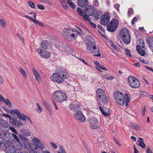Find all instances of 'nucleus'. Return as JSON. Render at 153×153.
Returning <instances> with one entry per match:
<instances>
[{
  "label": "nucleus",
  "instance_id": "1",
  "mask_svg": "<svg viewBox=\"0 0 153 153\" xmlns=\"http://www.w3.org/2000/svg\"><path fill=\"white\" fill-rule=\"evenodd\" d=\"M78 30L72 29L70 28H65L62 33V37L66 40L72 41L76 39L79 34H81L82 31L80 28L77 27Z\"/></svg>",
  "mask_w": 153,
  "mask_h": 153
},
{
  "label": "nucleus",
  "instance_id": "2",
  "mask_svg": "<svg viewBox=\"0 0 153 153\" xmlns=\"http://www.w3.org/2000/svg\"><path fill=\"white\" fill-rule=\"evenodd\" d=\"M69 77V74L65 70L62 69L54 73L51 76L50 79L53 82L58 83H61L63 80L67 79Z\"/></svg>",
  "mask_w": 153,
  "mask_h": 153
},
{
  "label": "nucleus",
  "instance_id": "3",
  "mask_svg": "<svg viewBox=\"0 0 153 153\" xmlns=\"http://www.w3.org/2000/svg\"><path fill=\"white\" fill-rule=\"evenodd\" d=\"M114 97L116 102L121 105H123L126 101V106L128 105L130 101L128 96L126 95V98L124 95L119 91L115 92L114 93Z\"/></svg>",
  "mask_w": 153,
  "mask_h": 153
},
{
  "label": "nucleus",
  "instance_id": "4",
  "mask_svg": "<svg viewBox=\"0 0 153 153\" xmlns=\"http://www.w3.org/2000/svg\"><path fill=\"white\" fill-rule=\"evenodd\" d=\"M87 48L90 51L94 53V56L97 57L100 56L101 54L100 53L99 49L96 46L95 42L91 40H89L86 43Z\"/></svg>",
  "mask_w": 153,
  "mask_h": 153
},
{
  "label": "nucleus",
  "instance_id": "5",
  "mask_svg": "<svg viewBox=\"0 0 153 153\" xmlns=\"http://www.w3.org/2000/svg\"><path fill=\"white\" fill-rule=\"evenodd\" d=\"M120 36L123 42L126 44H128L131 42V37L128 30L124 28L121 30Z\"/></svg>",
  "mask_w": 153,
  "mask_h": 153
},
{
  "label": "nucleus",
  "instance_id": "6",
  "mask_svg": "<svg viewBox=\"0 0 153 153\" xmlns=\"http://www.w3.org/2000/svg\"><path fill=\"white\" fill-rule=\"evenodd\" d=\"M52 96L55 100L59 102L65 101L67 99L66 94L59 91L54 92L52 94Z\"/></svg>",
  "mask_w": 153,
  "mask_h": 153
},
{
  "label": "nucleus",
  "instance_id": "7",
  "mask_svg": "<svg viewBox=\"0 0 153 153\" xmlns=\"http://www.w3.org/2000/svg\"><path fill=\"white\" fill-rule=\"evenodd\" d=\"M128 83L133 88H137L140 85V81L134 76H130L127 78Z\"/></svg>",
  "mask_w": 153,
  "mask_h": 153
},
{
  "label": "nucleus",
  "instance_id": "8",
  "mask_svg": "<svg viewBox=\"0 0 153 153\" xmlns=\"http://www.w3.org/2000/svg\"><path fill=\"white\" fill-rule=\"evenodd\" d=\"M97 94L99 99L102 102L105 103L108 102V98L102 89L100 88L98 89L97 91Z\"/></svg>",
  "mask_w": 153,
  "mask_h": 153
},
{
  "label": "nucleus",
  "instance_id": "9",
  "mask_svg": "<svg viewBox=\"0 0 153 153\" xmlns=\"http://www.w3.org/2000/svg\"><path fill=\"white\" fill-rule=\"evenodd\" d=\"M119 22L116 19L112 20L107 25V30L110 32H113L117 28L119 25Z\"/></svg>",
  "mask_w": 153,
  "mask_h": 153
},
{
  "label": "nucleus",
  "instance_id": "10",
  "mask_svg": "<svg viewBox=\"0 0 153 153\" xmlns=\"http://www.w3.org/2000/svg\"><path fill=\"white\" fill-rule=\"evenodd\" d=\"M89 122L90 124V127L91 128L93 129H100L97 124L98 121L97 119L94 118H91L89 119Z\"/></svg>",
  "mask_w": 153,
  "mask_h": 153
},
{
  "label": "nucleus",
  "instance_id": "11",
  "mask_svg": "<svg viewBox=\"0 0 153 153\" xmlns=\"http://www.w3.org/2000/svg\"><path fill=\"white\" fill-rule=\"evenodd\" d=\"M74 118L79 121L84 122L85 120V118L80 111H78L74 114Z\"/></svg>",
  "mask_w": 153,
  "mask_h": 153
},
{
  "label": "nucleus",
  "instance_id": "12",
  "mask_svg": "<svg viewBox=\"0 0 153 153\" xmlns=\"http://www.w3.org/2000/svg\"><path fill=\"white\" fill-rule=\"evenodd\" d=\"M37 51L39 54L42 58H49L50 56V54L49 52L44 50L41 49H37Z\"/></svg>",
  "mask_w": 153,
  "mask_h": 153
},
{
  "label": "nucleus",
  "instance_id": "13",
  "mask_svg": "<svg viewBox=\"0 0 153 153\" xmlns=\"http://www.w3.org/2000/svg\"><path fill=\"white\" fill-rule=\"evenodd\" d=\"M44 144H42L38 146H33L32 149L36 153H44L42 149H45Z\"/></svg>",
  "mask_w": 153,
  "mask_h": 153
},
{
  "label": "nucleus",
  "instance_id": "14",
  "mask_svg": "<svg viewBox=\"0 0 153 153\" xmlns=\"http://www.w3.org/2000/svg\"><path fill=\"white\" fill-rule=\"evenodd\" d=\"M110 20V15L108 14L107 13L103 15L102 18L100 20V23L101 24L105 26Z\"/></svg>",
  "mask_w": 153,
  "mask_h": 153
},
{
  "label": "nucleus",
  "instance_id": "15",
  "mask_svg": "<svg viewBox=\"0 0 153 153\" xmlns=\"http://www.w3.org/2000/svg\"><path fill=\"white\" fill-rule=\"evenodd\" d=\"M137 51L139 54L142 56H144L145 54V52L144 49H145L144 44L140 45H138L136 46Z\"/></svg>",
  "mask_w": 153,
  "mask_h": 153
},
{
  "label": "nucleus",
  "instance_id": "16",
  "mask_svg": "<svg viewBox=\"0 0 153 153\" xmlns=\"http://www.w3.org/2000/svg\"><path fill=\"white\" fill-rule=\"evenodd\" d=\"M80 106L78 103H72L70 105V109L75 113L79 111Z\"/></svg>",
  "mask_w": 153,
  "mask_h": 153
},
{
  "label": "nucleus",
  "instance_id": "17",
  "mask_svg": "<svg viewBox=\"0 0 153 153\" xmlns=\"http://www.w3.org/2000/svg\"><path fill=\"white\" fill-rule=\"evenodd\" d=\"M85 11L86 12V13L88 14L89 16H91L94 14L95 11V8L93 6L89 5L87 7Z\"/></svg>",
  "mask_w": 153,
  "mask_h": 153
},
{
  "label": "nucleus",
  "instance_id": "18",
  "mask_svg": "<svg viewBox=\"0 0 153 153\" xmlns=\"http://www.w3.org/2000/svg\"><path fill=\"white\" fill-rule=\"evenodd\" d=\"M99 108L102 114L105 116H108L110 115V111L109 109L105 107H99Z\"/></svg>",
  "mask_w": 153,
  "mask_h": 153
},
{
  "label": "nucleus",
  "instance_id": "19",
  "mask_svg": "<svg viewBox=\"0 0 153 153\" xmlns=\"http://www.w3.org/2000/svg\"><path fill=\"white\" fill-rule=\"evenodd\" d=\"M4 150L6 153H13L15 152V147L12 145L7 146H5Z\"/></svg>",
  "mask_w": 153,
  "mask_h": 153
},
{
  "label": "nucleus",
  "instance_id": "20",
  "mask_svg": "<svg viewBox=\"0 0 153 153\" xmlns=\"http://www.w3.org/2000/svg\"><path fill=\"white\" fill-rule=\"evenodd\" d=\"M88 0H78V4L79 7L83 8L88 5Z\"/></svg>",
  "mask_w": 153,
  "mask_h": 153
},
{
  "label": "nucleus",
  "instance_id": "21",
  "mask_svg": "<svg viewBox=\"0 0 153 153\" xmlns=\"http://www.w3.org/2000/svg\"><path fill=\"white\" fill-rule=\"evenodd\" d=\"M32 71L33 74L35 77V80H36L39 84V80L40 79V76L39 73L34 68H32Z\"/></svg>",
  "mask_w": 153,
  "mask_h": 153
},
{
  "label": "nucleus",
  "instance_id": "22",
  "mask_svg": "<svg viewBox=\"0 0 153 153\" xmlns=\"http://www.w3.org/2000/svg\"><path fill=\"white\" fill-rule=\"evenodd\" d=\"M10 121L13 125L16 126L22 125V123H21L20 120H16L13 118H11L10 119Z\"/></svg>",
  "mask_w": 153,
  "mask_h": 153
},
{
  "label": "nucleus",
  "instance_id": "23",
  "mask_svg": "<svg viewBox=\"0 0 153 153\" xmlns=\"http://www.w3.org/2000/svg\"><path fill=\"white\" fill-rule=\"evenodd\" d=\"M21 145L23 147L28 149L30 147V145L27 139L22 141L21 143Z\"/></svg>",
  "mask_w": 153,
  "mask_h": 153
},
{
  "label": "nucleus",
  "instance_id": "24",
  "mask_svg": "<svg viewBox=\"0 0 153 153\" xmlns=\"http://www.w3.org/2000/svg\"><path fill=\"white\" fill-rule=\"evenodd\" d=\"M32 142L35 145V146H38L44 144L37 137H34L32 140Z\"/></svg>",
  "mask_w": 153,
  "mask_h": 153
},
{
  "label": "nucleus",
  "instance_id": "25",
  "mask_svg": "<svg viewBox=\"0 0 153 153\" xmlns=\"http://www.w3.org/2000/svg\"><path fill=\"white\" fill-rule=\"evenodd\" d=\"M147 42L150 48L153 47V37H149L147 38Z\"/></svg>",
  "mask_w": 153,
  "mask_h": 153
},
{
  "label": "nucleus",
  "instance_id": "26",
  "mask_svg": "<svg viewBox=\"0 0 153 153\" xmlns=\"http://www.w3.org/2000/svg\"><path fill=\"white\" fill-rule=\"evenodd\" d=\"M48 45V42L46 41H43L40 45L41 48L44 49H47Z\"/></svg>",
  "mask_w": 153,
  "mask_h": 153
},
{
  "label": "nucleus",
  "instance_id": "27",
  "mask_svg": "<svg viewBox=\"0 0 153 153\" xmlns=\"http://www.w3.org/2000/svg\"><path fill=\"white\" fill-rule=\"evenodd\" d=\"M0 124L3 126L8 127L9 126L8 123L3 119H0Z\"/></svg>",
  "mask_w": 153,
  "mask_h": 153
},
{
  "label": "nucleus",
  "instance_id": "28",
  "mask_svg": "<svg viewBox=\"0 0 153 153\" xmlns=\"http://www.w3.org/2000/svg\"><path fill=\"white\" fill-rule=\"evenodd\" d=\"M0 25L2 28H5L7 25L6 21L3 19H0Z\"/></svg>",
  "mask_w": 153,
  "mask_h": 153
},
{
  "label": "nucleus",
  "instance_id": "29",
  "mask_svg": "<svg viewBox=\"0 0 153 153\" xmlns=\"http://www.w3.org/2000/svg\"><path fill=\"white\" fill-rule=\"evenodd\" d=\"M17 117L19 119L22 121H25L27 119V116L22 113L20 114Z\"/></svg>",
  "mask_w": 153,
  "mask_h": 153
},
{
  "label": "nucleus",
  "instance_id": "30",
  "mask_svg": "<svg viewBox=\"0 0 153 153\" xmlns=\"http://www.w3.org/2000/svg\"><path fill=\"white\" fill-rule=\"evenodd\" d=\"M139 146L143 148H144L146 147V145L145 143L143 142V139L141 138H139Z\"/></svg>",
  "mask_w": 153,
  "mask_h": 153
},
{
  "label": "nucleus",
  "instance_id": "31",
  "mask_svg": "<svg viewBox=\"0 0 153 153\" xmlns=\"http://www.w3.org/2000/svg\"><path fill=\"white\" fill-rule=\"evenodd\" d=\"M19 68L21 74L25 79H27V76L25 71L21 67H19Z\"/></svg>",
  "mask_w": 153,
  "mask_h": 153
},
{
  "label": "nucleus",
  "instance_id": "32",
  "mask_svg": "<svg viewBox=\"0 0 153 153\" xmlns=\"http://www.w3.org/2000/svg\"><path fill=\"white\" fill-rule=\"evenodd\" d=\"M60 2L64 9H67L68 8V6L66 3V0H60Z\"/></svg>",
  "mask_w": 153,
  "mask_h": 153
},
{
  "label": "nucleus",
  "instance_id": "33",
  "mask_svg": "<svg viewBox=\"0 0 153 153\" xmlns=\"http://www.w3.org/2000/svg\"><path fill=\"white\" fill-rule=\"evenodd\" d=\"M36 105H37L38 108L36 110V111L38 113H41L42 111V109L41 106L40 105L39 103H37Z\"/></svg>",
  "mask_w": 153,
  "mask_h": 153
},
{
  "label": "nucleus",
  "instance_id": "34",
  "mask_svg": "<svg viewBox=\"0 0 153 153\" xmlns=\"http://www.w3.org/2000/svg\"><path fill=\"white\" fill-rule=\"evenodd\" d=\"M4 102L9 107H12L11 103L10 101L8 99L6 98L5 99V100Z\"/></svg>",
  "mask_w": 153,
  "mask_h": 153
},
{
  "label": "nucleus",
  "instance_id": "35",
  "mask_svg": "<svg viewBox=\"0 0 153 153\" xmlns=\"http://www.w3.org/2000/svg\"><path fill=\"white\" fill-rule=\"evenodd\" d=\"M140 94L141 97L147 96L149 95V93L148 92L143 91H140Z\"/></svg>",
  "mask_w": 153,
  "mask_h": 153
},
{
  "label": "nucleus",
  "instance_id": "36",
  "mask_svg": "<svg viewBox=\"0 0 153 153\" xmlns=\"http://www.w3.org/2000/svg\"><path fill=\"white\" fill-rule=\"evenodd\" d=\"M87 13H86L85 12H84V14L82 15L83 16V17L84 20L89 22H90L91 19L88 17V16H89L88 15L87 16Z\"/></svg>",
  "mask_w": 153,
  "mask_h": 153
},
{
  "label": "nucleus",
  "instance_id": "37",
  "mask_svg": "<svg viewBox=\"0 0 153 153\" xmlns=\"http://www.w3.org/2000/svg\"><path fill=\"white\" fill-rule=\"evenodd\" d=\"M67 3L73 9H74L75 8V6L74 3L72 2L71 0H67Z\"/></svg>",
  "mask_w": 153,
  "mask_h": 153
},
{
  "label": "nucleus",
  "instance_id": "38",
  "mask_svg": "<svg viewBox=\"0 0 153 153\" xmlns=\"http://www.w3.org/2000/svg\"><path fill=\"white\" fill-rule=\"evenodd\" d=\"M131 126L133 129L136 130H139L140 129V128L139 126L136 124H134L132 125Z\"/></svg>",
  "mask_w": 153,
  "mask_h": 153
},
{
  "label": "nucleus",
  "instance_id": "39",
  "mask_svg": "<svg viewBox=\"0 0 153 153\" xmlns=\"http://www.w3.org/2000/svg\"><path fill=\"white\" fill-rule=\"evenodd\" d=\"M100 14H101V12L98 11L96 13L94 16V18L96 19H98L100 16Z\"/></svg>",
  "mask_w": 153,
  "mask_h": 153
},
{
  "label": "nucleus",
  "instance_id": "40",
  "mask_svg": "<svg viewBox=\"0 0 153 153\" xmlns=\"http://www.w3.org/2000/svg\"><path fill=\"white\" fill-rule=\"evenodd\" d=\"M133 10L131 8H130L128 9V16L129 17L133 14Z\"/></svg>",
  "mask_w": 153,
  "mask_h": 153
},
{
  "label": "nucleus",
  "instance_id": "41",
  "mask_svg": "<svg viewBox=\"0 0 153 153\" xmlns=\"http://www.w3.org/2000/svg\"><path fill=\"white\" fill-rule=\"evenodd\" d=\"M28 4L29 6H30V7L33 8H34L35 7V5L31 1H28Z\"/></svg>",
  "mask_w": 153,
  "mask_h": 153
},
{
  "label": "nucleus",
  "instance_id": "42",
  "mask_svg": "<svg viewBox=\"0 0 153 153\" xmlns=\"http://www.w3.org/2000/svg\"><path fill=\"white\" fill-rule=\"evenodd\" d=\"M77 10L78 13H79L80 16H82L83 14V12L81 9L80 8L78 7L77 8Z\"/></svg>",
  "mask_w": 153,
  "mask_h": 153
},
{
  "label": "nucleus",
  "instance_id": "43",
  "mask_svg": "<svg viewBox=\"0 0 153 153\" xmlns=\"http://www.w3.org/2000/svg\"><path fill=\"white\" fill-rule=\"evenodd\" d=\"M97 68L99 71H100V69H101L104 70H107L105 67H103L102 65H99V67H98Z\"/></svg>",
  "mask_w": 153,
  "mask_h": 153
},
{
  "label": "nucleus",
  "instance_id": "44",
  "mask_svg": "<svg viewBox=\"0 0 153 153\" xmlns=\"http://www.w3.org/2000/svg\"><path fill=\"white\" fill-rule=\"evenodd\" d=\"M14 113L17 115V116L21 113L19 110L17 109H14Z\"/></svg>",
  "mask_w": 153,
  "mask_h": 153
},
{
  "label": "nucleus",
  "instance_id": "45",
  "mask_svg": "<svg viewBox=\"0 0 153 153\" xmlns=\"http://www.w3.org/2000/svg\"><path fill=\"white\" fill-rule=\"evenodd\" d=\"M37 7L39 9L42 10H43L45 9V8L43 5L39 4L37 5Z\"/></svg>",
  "mask_w": 153,
  "mask_h": 153
},
{
  "label": "nucleus",
  "instance_id": "46",
  "mask_svg": "<svg viewBox=\"0 0 153 153\" xmlns=\"http://www.w3.org/2000/svg\"><path fill=\"white\" fill-rule=\"evenodd\" d=\"M125 51L126 52V54L129 56V57H130L131 56V55L130 54V53L129 50L127 49H126L125 50Z\"/></svg>",
  "mask_w": 153,
  "mask_h": 153
},
{
  "label": "nucleus",
  "instance_id": "47",
  "mask_svg": "<svg viewBox=\"0 0 153 153\" xmlns=\"http://www.w3.org/2000/svg\"><path fill=\"white\" fill-rule=\"evenodd\" d=\"M137 43L138 44H140V45L142 44H144V42L143 41V40L141 39H139Z\"/></svg>",
  "mask_w": 153,
  "mask_h": 153
},
{
  "label": "nucleus",
  "instance_id": "48",
  "mask_svg": "<svg viewBox=\"0 0 153 153\" xmlns=\"http://www.w3.org/2000/svg\"><path fill=\"white\" fill-rule=\"evenodd\" d=\"M35 24H37L38 25H40L41 26H43V25L42 24V23H41L38 20H35V21H34L33 22Z\"/></svg>",
  "mask_w": 153,
  "mask_h": 153
},
{
  "label": "nucleus",
  "instance_id": "49",
  "mask_svg": "<svg viewBox=\"0 0 153 153\" xmlns=\"http://www.w3.org/2000/svg\"><path fill=\"white\" fill-rule=\"evenodd\" d=\"M50 144L54 149H56L57 148V145L53 142H50Z\"/></svg>",
  "mask_w": 153,
  "mask_h": 153
},
{
  "label": "nucleus",
  "instance_id": "50",
  "mask_svg": "<svg viewBox=\"0 0 153 153\" xmlns=\"http://www.w3.org/2000/svg\"><path fill=\"white\" fill-rule=\"evenodd\" d=\"M143 63L147 64L148 63V62L147 61L143 59V58H140L139 59Z\"/></svg>",
  "mask_w": 153,
  "mask_h": 153
},
{
  "label": "nucleus",
  "instance_id": "51",
  "mask_svg": "<svg viewBox=\"0 0 153 153\" xmlns=\"http://www.w3.org/2000/svg\"><path fill=\"white\" fill-rule=\"evenodd\" d=\"M10 129L12 131H13V132L16 134H17V132L16 131V129L12 127H10Z\"/></svg>",
  "mask_w": 153,
  "mask_h": 153
},
{
  "label": "nucleus",
  "instance_id": "52",
  "mask_svg": "<svg viewBox=\"0 0 153 153\" xmlns=\"http://www.w3.org/2000/svg\"><path fill=\"white\" fill-rule=\"evenodd\" d=\"M19 137L21 140H22V141H23L27 139L26 138H25L22 135H19Z\"/></svg>",
  "mask_w": 153,
  "mask_h": 153
},
{
  "label": "nucleus",
  "instance_id": "53",
  "mask_svg": "<svg viewBox=\"0 0 153 153\" xmlns=\"http://www.w3.org/2000/svg\"><path fill=\"white\" fill-rule=\"evenodd\" d=\"M120 5L118 4H116L114 5V7L118 11H119V8L120 7Z\"/></svg>",
  "mask_w": 153,
  "mask_h": 153
},
{
  "label": "nucleus",
  "instance_id": "54",
  "mask_svg": "<svg viewBox=\"0 0 153 153\" xmlns=\"http://www.w3.org/2000/svg\"><path fill=\"white\" fill-rule=\"evenodd\" d=\"M137 18L136 17H134L132 19L131 23L132 25L134 24L135 22H137Z\"/></svg>",
  "mask_w": 153,
  "mask_h": 153
},
{
  "label": "nucleus",
  "instance_id": "55",
  "mask_svg": "<svg viewBox=\"0 0 153 153\" xmlns=\"http://www.w3.org/2000/svg\"><path fill=\"white\" fill-rule=\"evenodd\" d=\"M17 36L20 39L23 43H24V39L21 35L18 34L17 35Z\"/></svg>",
  "mask_w": 153,
  "mask_h": 153
},
{
  "label": "nucleus",
  "instance_id": "56",
  "mask_svg": "<svg viewBox=\"0 0 153 153\" xmlns=\"http://www.w3.org/2000/svg\"><path fill=\"white\" fill-rule=\"evenodd\" d=\"M12 136L16 140V141L18 142H19V140L18 138L17 137V136L15 134H12Z\"/></svg>",
  "mask_w": 153,
  "mask_h": 153
},
{
  "label": "nucleus",
  "instance_id": "57",
  "mask_svg": "<svg viewBox=\"0 0 153 153\" xmlns=\"http://www.w3.org/2000/svg\"><path fill=\"white\" fill-rule=\"evenodd\" d=\"M99 4V1L97 0H95L94 1V5L95 6H98Z\"/></svg>",
  "mask_w": 153,
  "mask_h": 153
},
{
  "label": "nucleus",
  "instance_id": "58",
  "mask_svg": "<svg viewBox=\"0 0 153 153\" xmlns=\"http://www.w3.org/2000/svg\"><path fill=\"white\" fill-rule=\"evenodd\" d=\"M79 59L81 61L83 62V63L85 65L88 66L89 64L86 62L82 58H79Z\"/></svg>",
  "mask_w": 153,
  "mask_h": 153
},
{
  "label": "nucleus",
  "instance_id": "59",
  "mask_svg": "<svg viewBox=\"0 0 153 153\" xmlns=\"http://www.w3.org/2000/svg\"><path fill=\"white\" fill-rule=\"evenodd\" d=\"M59 149L61 151V152L62 153H65V149H64L62 146H60L59 147Z\"/></svg>",
  "mask_w": 153,
  "mask_h": 153
},
{
  "label": "nucleus",
  "instance_id": "60",
  "mask_svg": "<svg viewBox=\"0 0 153 153\" xmlns=\"http://www.w3.org/2000/svg\"><path fill=\"white\" fill-rule=\"evenodd\" d=\"M110 45L115 50H117V47L114 45L112 42H111Z\"/></svg>",
  "mask_w": 153,
  "mask_h": 153
},
{
  "label": "nucleus",
  "instance_id": "61",
  "mask_svg": "<svg viewBox=\"0 0 153 153\" xmlns=\"http://www.w3.org/2000/svg\"><path fill=\"white\" fill-rule=\"evenodd\" d=\"M58 49L61 51L62 52L65 53V51L64 50V48L63 47H61V46H59L58 47Z\"/></svg>",
  "mask_w": 153,
  "mask_h": 153
},
{
  "label": "nucleus",
  "instance_id": "62",
  "mask_svg": "<svg viewBox=\"0 0 153 153\" xmlns=\"http://www.w3.org/2000/svg\"><path fill=\"white\" fill-rule=\"evenodd\" d=\"M90 22V24L91 25L92 27L95 28H96V25L94 23L92 22L91 21H90V22Z\"/></svg>",
  "mask_w": 153,
  "mask_h": 153
},
{
  "label": "nucleus",
  "instance_id": "63",
  "mask_svg": "<svg viewBox=\"0 0 153 153\" xmlns=\"http://www.w3.org/2000/svg\"><path fill=\"white\" fill-rule=\"evenodd\" d=\"M15 153H22V152L21 151V150L20 149H18L15 150Z\"/></svg>",
  "mask_w": 153,
  "mask_h": 153
},
{
  "label": "nucleus",
  "instance_id": "64",
  "mask_svg": "<svg viewBox=\"0 0 153 153\" xmlns=\"http://www.w3.org/2000/svg\"><path fill=\"white\" fill-rule=\"evenodd\" d=\"M147 153H152L149 147H147Z\"/></svg>",
  "mask_w": 153,
  "mask_h": 153
}]
</instances>
